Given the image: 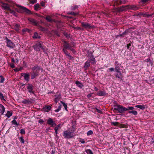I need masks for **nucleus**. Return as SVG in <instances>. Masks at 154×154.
I'll return each instance as SVG.
<instances>
[{"mask_svg":"<svg viewBox=\"0 0 154 154\" xmlns=\"http://www.w3.org/2000/svg\"><path fill=\"white\" fill-rule=\"evenodd\" d=\"M111 124L115 126H117L119 124V123L118 122H111Z\"/></svg>","mask_w":154,"mask_h":154,"instance_id":"obj_32","label":"nucleus"},{"mask_svg":"<svg viewBox=\"0 0 154 154\" xmlns=\"http://www.w3.org/2000/svg\"><path fill=\"white\" fill-rule=\"evenodd\" d=\"M60 103L63 105V106L64 107L65 110L66 111H67V105L66 104L64 103L63 101H60Z\"/></svg>","mask_w":154,"mask_h":154,"instance_id":"obj_27","label":"nucleus"},{"mask_svg":"<svg viewBox=\"0 0 154 154\" xmlns=\"http://www.w3.org/2000/svg\"><path fill=\"white\" fill-rule=\"evenodd\" d=\"M90 63L89 60H88L85 63L84 67L87 68L90 65Z\"/></svg>","mask_w":154,"mask_h":154,"instance_id":"obj_20","label":"nucleus"},{"mask_svg":"<svg viewBox=\"0 0 154 154\" xmlns=\"http://www.w3.org/2000/svg\"><path fill=\"white\" fill-rule=\"evenodd\" d=\"M82 24L83 26L87 29L93 28L94 27V26H91L88 23L82 22Z\"/></svg>","mask_w":154,"mask_h":154,"instance_id":"obj_7","label":"nucleus"},{"mask_svg":"<svg viewBox=\"0 0 154 154\" xmlns=\"http://www.w3.org/2000/svg\"><path fill=\"white\" fill-rule=\"evenodd\" d=\"M63 136L65 138L69 139L72 137L73 135L72 133L68 131H65L63 132Z\"/></svg>","mask_w":154,"mask_h":154,"instance_id":"obj_3","label":"nucleus"},{"mask_svg":"<svg viewBox=\"0 0 154 154\" xmlns=\"http://www.w3.org/2000/svg\"><path fill=\"white\" fill-rule=\"evenodd\" d=\"M93 133V131H92L91 130H89V131H88L87 132V135L88 136H89V135H91Z\"/></svg>","mask_w":154,"mask_h":154,"instance_id":"obj_33","label":"nucleus"},{"mask_svg":"<svg viewBox=\"0 0 154 154\" xmlns=\"http://www.w3.org/2000/svg\"><path fill=\"white\" fill-rule=\"evenodd\" d=\"M41 4L42 6H45V4L44 2H42L41 3Z\"/></svg>","mask_w":154,"mask_h":154,"instance_id":"obj_46","label":"nucleus"},{"mask_svg":"<svg viewBox=\"0 0 154 154\" xmlns=\"http://www.w3.org/2000/svg\"><path fill=\"white\" fill-rule=\"evenodd\" d=\"M22 31L23 32H26V31L28 32H29V30L28 29H23L22 30Z\"/></svg>","mask_w":154,"mask_h":154,"instance_id":"obj_41","label":"nucleus"},{"mask_svg":"<svg viewBox=\"0 0 154 154\" xmlns=\"http://www.w3.org/2000/svg\"><path fill=\"white\" fill-rule=\"evenodd\" d=\"M61 106H58L57 109H56L55 111L56 112H58L60 110H61Z\"/></svg>","mask_w":154,"mask_h":154,"instance_id":"obj_37","label":"nucleus"},{"mask_svg":"<svg viewBox=\"0 0 154 154\" xmlns=\"http://www.w3.org/2000/svg\"><path fill=\"white\" fill-rule=\"evenodd\" d=\"M86 152L87 154H93L91 150L89 149L86 150Z\"/></svg>","mask_w":154,"mask_h":154,"instance_id":"obj_29","label":"nucleus"},{"mask_svg":"<svg viewBox=\"0 0 154 154\" xmlns=\"http://www.w3.org/2000/svg\"><path fill=\"white\" fill-rule=\"evenodd\" d=\"M20 27V25L18 24H16L14 26V29L17 31L18 32L19 29V28Z\"/></svg>","mask_w":154,"mask_h":154,"instance_id":"obj_25","label":"nucleus"},{"mask_svg":"<svg viewBox=\"0 0 154 154\" xmlns=\"http://www.w3.org/2000/svg\"><path fill=\"white\" fill-rule=\"evenodd\" d=\"M34 49L37 51H39L40 50V48L43 49L44 51V49L42 46V44L40 42H37L34 46Z\"/></svg>","mask_w":154,"mask_h":154,"instance_id":"obj_4","label":"nucleus"},{"mask_svg":"<svg viewBox=\"0 0 154 154\" xmlns=\"http://www.w3.org/2000/svg\"><path fill=\"white\" fill-rule=\"evenodd\" d=\"M63 51L65 53V54H66V55L69 58L71 59V57L69 55V54H67L66 53L65 50L64 49H63Z\"/></svg>","mask_w":154,"mask_h":154,"instance_id":"obj_34","label":"nucleus"},{"mask_svg":"<svg viewBox=\"0 0 154 154\" xmlns=\"http://www.w3.org/2000/svg\"><path fill=\"white\" fill-rule=\"evenodd\" d=\"M89 60V62H91V64H94L96 63V61H95V58L93 56L91 57L88 60Z\"/></svg>","mask_w":154,"mask_h":154,"instance_id":"obj_11","label":"nucleus"},{"mask_svg":"<svg viewBox=\"0 0 154 154\" xmlns=\"http://www.w3.org/2000/svg\"><path fill=\"white\" fill-rule=\"evenodd\" d=\"M47 123L51 126H53L56 125L55 122L53 121V120L51 118L48 119L47 121Z\"/></svg>","mask_w":154,"mask_h":154,"instance_id":"obj_8","label":"nucleus"},{"mask_svg":"<svg viewBox=\"0 0 154 154\" xmlns=\"http://www.w3.org/2000/svg\"><path fill=\"white\" fill-rule=\"evenodd\" d=\"M4 97L3 96V94L0 92V98L1 100L4 101H5V100L4 99Z\"/></svg>","mask_w":154,"mask_h":154,"instance_id":"obj_30","label":"nucleus"},{"mask_svg":"<svg viewBox=\"0 0 154 154\" xmlns=\"http://www.w3.org/2000/svg\"><path fill=\"white\" fill-rule=\"evenodd\" d=\"M116 72V77L120 79H122V74L121 73V72L120 71H119Z\"/></svg>","mask_w":154,"mask_h":154,"instance_id":"obj_9","label":"nucleus"},{"mask_svg":"<svg viewBox=\"0 0 154 154\" xmlns=\"http://www.w3.org/2000/svg\"><path fill=\"white\" fill-rule=\"evenodd\" d=\"M33 38H40V36L38 35V33L37 32H35L34 34V35L33 36Z\"/></svg>","mask_w":154,"mask_h":154,"instance_id":"obj_23","label":"nucleus"},{"mask_svg":"<svg viewBox=\"0 0 154 154\" xmlns=\"http://www.w3.org/2000/svg\"><path fill=\"white\" fill-rule=\"evenodd\" d=\"M2 7L5 9L9 11L10 9L9 6L6 3H3L2 5Z\"/></svg>","mask_w":154,"mask_h":154,"instance_id":"obj_12","label":"nucleus"},{"mask_svg":"<svg viewBox=\"0 0 154 154\" xmlns=\"http://www.w3.org/2000/svg\"><path fill=\"white\" fill-rule=\"evenodd\" d=\"M80 142L82 143H85V141L83 140L80 141Z\"/></svg>","mask_w":154,"mask_h":154,"instance_id":"obj_51","label":"nucleus"},{"mask_svg":"<svg viewBox=\"0 0 154 154\" xmlns=\"http://www.w3.org/2000/svg\"><path fill=\"white\" fill-rule=\"evenodd\" d=\"M69 14H72V15H76L77 14L76 13H75L74 12H71L70 13H69Z\"/></svg>","mask_w":154,"mask_h":154,"instance_id":"obj_49","label":"nucleus"},{"mask_svg":"<svg viewBox=\"0 0 154 154\" xmlns=\"http://www.w3.org/2000/svg\"><path fill=\"white\" fill-rule=\"evenodd\" d=\"M97 94L99 96H103L106 94L104 91H100L97 93Z\"/></svg>","mask_w":154,"mask_h":154,"instance_id":"obj_16","label":"nucleus"},{"mask_svg":"<svg viewBox=\"0 0 154 154\" xmlns=\"http://www.w3.org/2000/svg\"><path fill=\"white\" fill-rule=\"evenodd\" d=\"M7 46L8 47L10 48H13L15 46V45L12 41L8 38H6Z\"/></svg>","mask_w":154,"mask_h":154,"instance_id":"obj_5","label":"nucleus"},{"mask_svg":"<svg viewBox=\"0 0 154 154\" xmlns=\"http://www.w3.org/2000/svg\"><path fill=\"white\" fill-rule=\"evenodd\" d=\"M37 68V67H34L32 68V70H34L35 69Z\"/></svg>","mask_w":154,"mask_h":154,"instance_id":"obj_54","label":"nucleus"},{"mask_svg":"<svg viewBox=\"0 0 154 154\" xmlns=\"http://www.w3.org/2000/svg\"><path fill=\"white\" fill-rule=\"evenodd\" d=\"M115 66H119V64L118 63V61H116L115 62Z\"/></svg>","mask_w":154,"mask_h":154,"instance_id":"obj_47","label":"nucleus"},{"mask_svg":"<svg viewBox=\"0 0 154 154\" xmlns=\"http://www.w3.org/2000/svg\"><path fill=\"white\" fill-rule=\"evenodd\" d=\"M51 107L50 106H45L43 108V110L44 111L46 112H48L51 110Z\"/></svg>","mask_w":154,"mask_h":154,"instance_id":"obj_14","label":"nucleus"},{"mask_svg":"<svg viewBox=\"0 0 154 154\" xmlns=\"http://www.w3.org/2000/svg\"><path fill=\"white\" fill-rule=\"evenodd\" d=\"M135 107L137 108H139L141 109H144L145 108V106L144 105H138L135 106Z\"/></svg>","mask_w":154,"mask_h":154,"instance_id":"obj_18","label":"nucleus"},{"mask_svg":"<svg viewBox=\"0 0 154 154\" xmlns=\"http://www.w3.org/2000/svg\"><path fill=\"white\" fill-rule=\"evenodd\" d=\"M98 112L99 113H101V111L100 110H98Z\"/></svg>","mask_w":154,"mask_h":154,"instance_id":"obj_57","label":"nucleus"},{"mask_svg":"<svg viewBox=\"0 0 154 154\" xmlns=\"http://www.w3.org/2000/svg\"><path fill=\"white\" fill-rule=\"evenodd\" d=\"M64 46L65 48H68L70 49H71V48L69 45L68 43L66 42H64Z\"/></svg>","mask_w":154,"mask_h":154,"instance_id":"obj_17","label":"nucleus"},{"mask_svg":"<svg viewBox=\"0 0 154 154\" xmlns=\"http://www.w3.org/2000/svg\"><path fill=\"white\" fill-rule=\"evenodd\" d=\"M12 61H13V62H14V61H15V60H14V59H12Z\"/></svg>","mask_w":154,"mask_h":154,"instance_id":"obj_58","label":"nucleus"},{"mask_svg":"<svg viewBox=\"0 0 154 154\" xmlns=\"http://www.w3.org/2000/svg\"><path fill=\"white\" fill-rule=\"evenodd\" d=\"M115 69L116 71H119V66H115Z\"/></svg>","mask_w":154,"mask_h":154,"instance_id":"obj_39","label":"nucleus"},{"mask_svg":"<svg viewBox=\"0 0 154 154\" xmlns=\"http://www.w3.org/2000/svg\"><path fill=\"white\" fill-rule=\"evenodd\" d=\"M33 86L32 85L30 84H28L27 88L28 89L29 92L30 93H33Z\"/></svg>","mask_w":154,"mask_h":154,"instance_id":"obj_10","label":"nucleus"},{"mask_svg":"<svg viewBox=\"0 0 154 154\" xmlns=\"http://www.w3.org/2000/svg\"><path fill=\"white\" fill-rule=\"evenodd\" d=\"M9 11L12 14H14L15 16H17V15H16V13L14 11L11 10V9H9Z\"/></svg>","mask_w":154,"mask_h":154,"instance_id":"obj_31","label":"nucleus"},{"mask_svg":"<svg viewBox=\"0 0 154 154\" xmlns=\"http://www.w3.org/2000/svg\"><path fill=\"white\" fill-rule=\"evenodd\" d=\"M12 113L11 111H8L7 113L6 114V116H7L8 118L12 116Z\"/></svg>","mask_w":154,"mask_h":154,"instance_id":"obj_22","label":"nucleus"},{"mask_svg":"<svg viewBox=\"0 0 154 154\" xmlns=\"http://www.w3.org/2000/svg\"><path fill=\"white\" fill-rule=\"evenodd\" d=\"M20 133L21 134H25V130L23 129H21L20 130Z\"/></svg>","mask_w":154,"mask_h":154,"instance_id":"obj_42","label":"nucleus"},{"mask_svg":"<svg viewBox=\"0 0 154 154\" xmlns=\"http://www.w3.org/2000/svg\"><path fill=\"white\" fill-rule=\"evenodd\" d=\"M54 130L55 131L56 134H57V129H54Z\"/></svg>","mask_w":154,"mask_h":154,"instance_id":"obj_53","label":"nucleus"},{"mask_svg":"<svg viewBox=\"0 0 154 154\" xmlns=\"http://www.w3.org/2000/svg\"><path fill=\"white\" fill-rule=\"evenodd\" d=\"M19 140L21 142V143H24V139H23V137H21L20 138Z\"/></svg>","mask_w":154,"mask_h":154,"instance_id":"obj_35","label":"nucleus"},{"mask_svg":"<svg viewBox=\"0 0 154 154\" xmlns=\"http://www.w3.org/2000/svg\"><path fill=\"white\" fill-rule=\"evenodd\" d=\"M40 8V5H39L37 3L34 6V9L35 10L38 11V10L39 9V8Z\"/></svg>","mask_w":154,"mask_h":154,"instance_id":"obj_24","label":"nucleus"},{"mask_svg":"<svg viewBox=\"0 0 154 154\" xmlns=\"http://www.w3.org/2000/svg\"><path fill=\"white\" fill-rule=\"evenodd\" d=\"M16 118L11 121L13 125H15L16 126H17L19 125V124L18 123L17 121L15 120Z\"/></svg>","mask_w":154,"mask_h":154,"instance_id":"obj_21","label":"nucleus"},{"mask_svg":"<svg viewBox=\"0 0 154 154\" xmlns=\"http://www.w3.org/2000/svg\"><path fill=\"white\" fill-rule=\"evenodd\" d=\"M37 2L36 0H29V2L31 4H34Z\"/></svg>","mask_w":154,"mask_h":154,"instance_id":"obj_36","label":"nucleus"},{"mask_svg":"<svg viewBox=\"0 0 154 154\" xmlns=\"http://www.w3.org/2000/svg\"><path fill=\"white\" fill-rule=\"evenodd\" d=\"M11 66L12 68H14L15 67L14 64H13L11 65Z\"/></svg>","mask_w":154,"mask_h":154,"instance_id":"obj_56","label":"nucleus"},{"mask_svg":"<svg viewBox=\"0 0 154 154\" xmlns=\"http://www.w3.org/2000/svg\"><path fill=\"white\" fill-rule=\"evenodd\" d=\"M29 21L33 23H35V20L32 19L30 18L29 19Z\"/></svg>","mask_w":154,"mask_h":154,"instance_id":"obj_43","label":"nucleus"},{"mask_svg":"<svg viewBox=\"0 0 154 154\" xmlns=\"http://www.w3.org/2000/svg\"><path fill=\"white\" fill-rule=\"evenodd\" d=\"M109 69L111 71H113L114 70V69L113 68H111Z\"/></svg>","mask_w":154,"mask_h":154,"instance_id":"obj_50","label":"nucleus"},{"mask_svg":"<svg viewBox=\"0 0 154 154\" xmlns=\"http://www.w3.org/2000/svg\"><path fill=\"white\" fill-rule=\"evenodd\" d=\"M44 122V121L42 119H40L39 120L38 122L40 124H42Z\"/></svg>","mask_w":154,"mask_h":154,"instance_id":"obj_44","label":"nucleus"},{"mask_svg":"<svg viewBox=\"0 0 154 154\" xmlns=\"http://www.w3.org/2000/svg\"><path fill=\"white\" fill-rule=\"evenodd\" d=\"M92 96V94H88L87 95V97L88 98H89Z\"/></svg>","mask_w":154,"mask_h":154,"instance_id":"obj_48","label":"nucleus"},{"mask_svg":"<svg viewBox=\"0 0 154 154\" xmlns=\"http://www.w3.org/2000/svg\"><path fill=\"white\" fill-rule=\"evenodd\" d=\"M60 124L58 125L54 129H57V130H58V129L60 128Z\"/></svg>","mask_w":154,"mask_h":154,"instance_id":"obj_45","label":"nucleus"},{"mask_svg":"<svg viewBox=\"0 0 154 154\" xmlns=\"http://www.w3.org/2000/svg\"><path fill=\"white\" fill-rule=\"evenodd\" d=\"M45 19L48 21L49 22H51L53 21V20L51 18V17L49 15L46 16Z\"/></svg>","mask_w":154,"mask_h":154,"instance_id":"obj_19","label":"nucleus"},{"mask_svg":"<svg viewBox=\"0 0 154 154\" xmlns=\"http://www.w3.org/2000/svg\"><path fill=\"white\" fill-rule=\"evenodd\" d=\"M129 113H132L134 116H136L137 114V112L136 111H131L129 112Z\"/></svg>","mask_w":154,"mask_h":154,"instance_id":"obj_26","label":"nucleus"},{"mask_svg":"<svg viewBox=\"0 0 154 154\" xmlns=\"http://www.w3.org/2000/svg\"><path fill=\"white\" fill-rule=\"evenodd\" d=\"M36 75L37 74L34 72H33L31 75V79H34L35 78Z\"/></svg>","mask_w":154,"mask_h":154,"instance_id":"obj_28","label":"nucleus"},{"mask_svg":"<svg viewBox=\"0 0 154 154\" xmlns=\"http://www.w3.org/2000/svg\"><path fill=\"white\" fill-rule=\"evenodd\" d=\"M21 75L24 77V79L27 82H28L29 80V75L28 73H22Z\"/></svg>","mask_w":154,"mask_h":154,"instance_id":"obj_6","label":"nucleus"},{"mask_svg":"<svg viewBox=\"0 0 154 154\" xmlns=\"http://www.w3.org/2000/svg\"><path fill=\"white\" fill-rule=\"evenodd\" d=\"M94 89L96 91H97L98 90V88L96 87H94Z\"/></svg>","mask_w":154,"mask_h":154,"instance_id":"obj_55","label":"nucleus"},{"mask_svg":"<svg viewBox=\"0 0 154 154\" xmlns=\"http://www.w3.org/2000/svg\"><path fill=\"white\" fill-rule=\"evenodd\" d=\"M133 7H135V8H133L132 9L133 10H136V9H137V8L135 7V5H133Z\"/></svg>","mask_w":154,"mask_h":154,"instance_id":"obj_52","label":"nucleus"},{"mask_svg":"<svg viewBox=\"0 0 154 154\" xmlns=\"http://www.w3.org/2000/svg\"><path fill=\"white\" fill-rule=\"evenodd\" d=\"M114 109L115 110L118 111L119 112L122 113L125 111L132 110L134 109V108L132 106H128L126 108L122 105L116 104L114 106Z\"/></svg>","mask_w":154,"mask_h":154,"instance_id":"obj_1","label":"nucleus"},{"mask_svg":"<svg viewBox=\"0 0 154 154\" xmlns=\"http://www.w3.org/2000/svg\"><path fill=\"white\" fill-rule=\"evenodd\" d=\"M75 84L79 88H81L83 86L82 83L79 81H76L75 82Z\"/></svg>","mask_w":154,"mask_h":154,"instance_id":"obj_15","label":"nucleus"},{"mask_svg":"<svg viewBox=\"0 0 154 154\" xmlns=\"http://www.w3.org/2000/svg\"><path fill=\"white\" fill-rule=\"evenodd\" d=\"M60 98V97H59L56 98L54 100L56 103H57L59 100V99Z\"/></svg>","mask_w":154,"mask_h":154,"instance_id":"obj_40","label":"nucleus"},{"mask_svg":"<svg viewBox=\"0 0 154 154\" xmlns=\"http://www.w3.org/2000/svg\"><path fill=\"white\" fill-rule=\"evenodd\" d=\"M17 6L19 8H16L15 9L17 12L21 13L25 12L28 14L31 13L30 11L25 7L20 6L19 5H17Z\"/></svg>","mask_w":154,"mask_h":154,"instance_id":"obj_2","label":"nucleus"},{"mask_svg":"<svg viewBox=\"0 0 154 154\" xmlns=\"http://www.w3.org/2000/svg\"><path fill=\"white\" fill-rule=\"evenodd\" d=\"M5 111V108L4 106L0 104V112L2 115H3Z\"/></svg>","mask_w":154,"mask_h":154,"instance_id":"obj_13","label":"nucleus"},{"mask_svg":"<svg viewBox=\"0 0 154 154\" xmlns=\"http://www.w3.org/2000/svg\"><path fill=\"white\" fill-rule=\"evenodd\" d=\"M0 77L1 78V80H0V82L2 83L4 81L5 79L2 76H0Z\"/></svg>","mask_w":154,"mask_h":154,"instance_id":"obj_38","label":"nucleus"}]
</instances>
